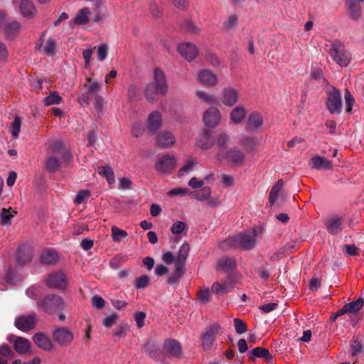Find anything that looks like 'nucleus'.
I'll use <instances>...</instances> for the list:
<instances>
[{"instance_id":"5701e85b","label":"nucleus","mask_w":364,"mask_h":364,"mask_svg":"<svg viewBox=\"0 0 364 364\" xmlns=\"http://www.w3.org/2000/svg\"><path fill=\"white\" fill-rule=\"evenodd\" d=\"M52 153L60 157L63 161H69L72 158L71 154L63 147V142L60 140L53 141L50 144Z\"/></svg>"},{"instance_id":"7ed1b4c3","label":"nucleus","mask_w":364,"mask_h":364,"mask_svg":"<svg viewBox=\"0 0 364 364\" xmlns=\"http://www.w3.org/2000/svg\"><path fill=\"white\" fill-rule=\"evenodd\" d=\"M41 307L47 314H53L65 307L63 299L58 295L49 294L41 301Z\"/></svg>"},{"instance_id":"de8ad7c7","label":"nucleus","mask_w":364,"mask_h":364,"mask_svg":"<svg viewBox=\"0 0 364 364\" xmlns=\"http://www.w3.org/2000/svg\"><path fill=\"white\" fill-rule=\"evenodd\" d=\"M197 97L202 101L208 103V104H215L217 102V99L213 95L208 94L203 91H198L196 92Z\"/></svg>"},{"instance_id":"4468645a","label":"nucleus","mask_w":364,"mask_h":364,"mask_svg":"<svg viewBox=\"0 0 364 364\" xmlns=\"http://www.w3.org/2000/svg\"><path fill=\"white\" fill-rule=\"evenodd\" d=\"M239 99V94L237 90L232 87H225L222 90L221 102L228 107L235 105Z\"/></svg>"},{"instance_id":"f03ea898","label":"nucleus","mask_w":364,"mask_h":364,"mask_svg":"<svg viewBox=\"0 0 364 364\" xmlns=\"http://www.w3.org/2000/svg\"><path fill=\"white\" fill-rule=\"evenodd\" d=\"M331 59L341 67H347L351 61V55L340 41H333L328 50Z\"/></svg>"},{"instance_id":"13d9d810","label":"nucleus","mask_w":364,"mask_h":364,"mask_svg":"<svg viewBox=\"0 0 364 364\" xmlns=\"http://www.w3.org/2000/svg\"><path fill=\"white\" fill-rule=\"evenodd\" d=\"M186 223L182 221L175 222L171 228V231L173 235H178L183 232L186 229Z\"/></svg>"},{"instance_id":"052dcab7","label":"nucleus","mask_w":364,"mask_h":364,"mask_svg":"<svg viewBox=\"0 0 364 364\" xmlns=\"http://www.w3.org/2000/svg\"><path fill=\"white\" fill-rule=\"evenodd\" d=\"M206 60L213 66L218 67L220 64L219 58L211 52H207L205 54Z\"/></svg>"},{"instance_id":"2f4dec72","label":"nucleus","mask_w":364,"mask_h":364,"mask_svg":"<svg viewBox=\"0 0 364 364\" xmlns=\"http://www.w3.org/2000/svg\"><path fill=\"white\" fill-rule=\"evenodd\" d=\"M91 14L88 7H83L76 14L72 21L77 25H85L89 23V16Z\"/></svg>"},{"instance_id":"5fc2aeb1","label":"nucleus","mask_w":364,"mask_h":364,"mask_svg":"<svg viewBox=\"0 0 364 364\" xmlns=\"http://www.w3.org/2000/svg\"><path fill=\"white\" fill-rule=\"evenodd\" d=\"M150 279L148 276L143 275L136 278L134 285L136 289H144L149 284Z\"/></svg>"},{"instance_id":"603ef678","label":"nucleus","mask_w":364,"mask_h":364,"mask_svg":"<svg viewBox=\"0 0 364 364\" xmlns=\"http://www.w3.org/2000/svg\"><path fill=\"white\" fill-rule=\"evenodd\" d=\"M211 194V190L210 187H203L201 190L195 193V198L198 200H204L210 197Z\"/></svg>"},{"instance_id":"e433bc0d","label":"nucleus","mask_w":364,"mask_h":364,"mask_svg":"<svg viewBox=\"0 0 364 364\" xmlns=\"http://www.w3.org/2000/svg\"><path fill=\"white\" fill-rule=\"evenodd\" d=\"M166 350L173 356L178 357L181 355L182 350L180 343L173 339H168L165 342Z\"/></svg>"},{"instance_id":"680f3d73","label":"nucleus","mask_w":364,"mask_h":364,"mask_svg":"<svg viewBox=\"0 0 364 364\" xmlns=\"http://www.w3.org/2000/svg\"><path fill=\"white\" fill-rule=\"evenodd\" d=\"M108 47L107 44H102L97 48V58L100 61H103L107 55Z\"/></svg>"},{"instance_id":"39448f33","label":"nucleus","mask_w":364,"mask_h":364,"mask_svg":"<svg viewBox=\"0 0 364 364\" xmlns=\"http://www.w3.org/2000/svg\"><path fill=\"white\" fill-rule=\"evenodd\" d=\"M177 160L175 156L166 154L156 161L155 168L161 175H169L176 168Z\"/></svg>"},{"instance_id":"ddd939ff","label":"nucleus","mask_w":364,"mask_h":364,"mask_svg":"<svg viewBox=\"0 0 364 364\" xmlns=\"http://www.w3.org/2000/svg\"><path fill=\"white\" fill-rule=\"evenodd\" d=\"M159 90L161 95L164 96L166 95L168 85L166 80V77L164 73L159 68H156L154 70V79L151 82Z\"/></svg>"},{"instance_id":"bb28decb","label":"nucleus","mask_w":364,"mask_h":364,"mask_svg":"<svg viewBox=\"0 0 364 364\" xmlns=\"http://www.w3.org/2000/svg\"><path fill=\"white\" fill-rule=\"evenodd\" d=\"M263 125V117L257 112H252L247 119L246 129L249 131L255 132L261 128Z\"/></svg>"},{"instance_id":"9d476101","label":"nucleus","mask_w":364,"mask_h":364,"mask_svg":"<svg viewBox=\"0 0 364 364\" xmlns=\"http://www.w3.org/2000/svg\"><path fill=\"white\" fill-rule=\"evenodd\" d=\"M36 315L35 314L22 315L16 318L14 324L18 329L22 331H28L36 326Z\"/></svg>"},{"instance_id":"a19ab883","label":"nucleus","mask_w":364,"mask_h":364,"mask_svg":"<svg viewBox=\"0 0 364 364\" xmlns=\"http://www.w3.org/2000/svg\"><path fill=\"white\" fill-rule=\"evenodd\" d=\"M97 172L100 175L105 177L109 184L114 183L115 178L114 172L109 166H100L97 168Z\"/></svg>"},{"instance_id":"20e7f679","label":"nucleus","mask_w":364,"mask_h":364,"mask_svg":"<svg viewBox=\"0 0 364 364\" xmlns=\"http://www.w3.org/2000/svg\"><path fill=\"white\" fill-rule=\"evenodd\" d=\"M217 157L220 160L227 159L234 166L242 165L245 159L243 151L236 146L231 148L228 151L222 149L217 154Z\"/></svg>"},{"instance_id":"f8f14e48","label":"nucleus","mask_w":364,"mask_h":364,"mask_svg":"<svg viewBox=\"0 0 364 364\" xmlns=\"http://www.w3.org/2000/svg\"><path fill=\"white\" fill-rule=\"evenodd\" d=\"M177 49L180 54L188 61H192L198 54L196 46L189 42L178 44Z\"/></svg>"},{"instance_id":"6e6552de","label":"nucleus","mask_w":364,"mask_h":364,"mask_svg":"<svg viewBox=\"0 0 364 364\" xmlns=\"http://www.w3.org/2000/svg\"><path fill=\"white\" fill-rule=\"evenodd\" d=\"M220 329L221 326L218 323H213L206 328L205 332L200 337L203 348L209 349L211 348Z\"/></svg>"},{"instance_id":"338daca9","label":"nucleus","mask_w":364,"mask_h":364,"mask_svg":"<svg viewBox=\"0 0 364 364\" xmlns=\"http://www.w3.org/2000/svg\"><path fill=\"white\" fill-rule=\"evenodd\" d=\"M128 327L126 324H120L118 326L114 332V336L119 338L124 337L127 335Z\"/></svg>"},{"instance_id":"2eb2a0df","label":"nucleus","mask_w":364,"mask_h":364,"mask_svg":"<svg viewBox=\"0 0 364 364\" xmlns=\"http://www.w3.org/2000/svg\"><path fill=\"white\" fill-rule=\"evenodd\" d=\"M221 120V114L215 107H210L207 109L203 115V121L207 127H214Z\"/></svg>"},{"instance_id":"cd10ccee","label":"nucleus","mask_w":364,"mask_h":364,"mask_svg":"<svg viewBox=\"0 0 364 364\" xmlns=\"http://www.w3.org/2000/svg\"><path fill=\"white\" fill-rule=\"evenodd\" d=\"M311 168L330 170L333 167L331 161L318 156H314L309 162Z\"/></svg>"},{"instance_id":"37998d69","label":"nucleus","mask_w":364,"mask_h":364,"mask_svg":"<svg viewBox=\"0 0 364 364\" xmlns=\"http://www.w3.org/2000/svg\"><path fill=\"white\" fill-rule=\"evenodd\" d=\"M364 301L363 299L359 298L356 301H351L346 304V307L348 313H355L358 311L363 306Z\"/></svg>"},{"instance_id":"0eeeda50","label":"nucleus","mask_w":364,"mask_h":364,"mask_svg":"<svg viewBox=\"0 0 364 364\" xmlns=\"http://www.w3.org/2000/svg\"><path fill=\"white\" fill-rule=\"evenodd\" d=\"M84 87L86 89V92L82 93L77 100L79 103L82 106H88L90 103L91 97L95 98V95H97V92L101 88V85L96 82L92 81L91 78H87V82L84 84Z\"/></svg>"},{"instance_id":"ea45409f","label":"nucleus","mask_w":364,"mask_h":364,"mask_svg":"<svg viewBox=\"0 0 364 364\" xmlns=\"http://www.w3.org/2000/svg\"><path fill=\"white\" fill-rule=\"evenodd\" d=\"M218 267L225 272L232 271L236 267V262L233 257L221 258L218 262Z\"/></svg>"},{"instance_id":"4be33fe9","label":"nucleus","mask_w":364,"mask_h":364,"mask_svg":"<svg viewBox=\"0 0 364 364\" xmlns=\"http://www.w3.org/2000/svg\"><path fill=\"white\" fill-rule=\"evenodd\" d=\"M215 142V139L212 136L210 131L208 129L204 132L198 136L196 144L197 146L202 149H210L213 147Z\"/></svg>"},{"instance_id":"c756f323","label":"nucleus","mask_w":364,"mask_h":364,"mask_svg":"<svg viewBox=\"0 0 364 364\" xmlns=\"http://www.w3.org/2000/svg\"><path fill=\"white\" fill-rule=\"evenodd\" d=\"M14 347L18 353L24 355L30 352L31 343L25 338L17 337L14 341Z\"/></svg>"},{"instance_id":"8fccbe9b","label":"nucleus","mask_w":364,"mask_h":364,"mask_svg":"<svg viewBox=\"0 0 364 364\" xmlns=\"http://www.w3.org/2000/svg\"><path fill=\"white\" fill-rule=\"evenodd\" d=\"M175 267H176L175 273L173 275L170 276L168 279V284H173V285L178 283L180 278L181 277V276L183 274V267H178V266H175Z\"/></svg>"},{"instance_id":"f257e3e1","label":"nucleus","mask_w":364,"mask_h":364,"mask_svg":"<svg viewBox=\"0 0 364 364\" xmlns=\"http://www.w3.org/2000/svg\"><path fill=\"white\" fill-rule=\"evenodd\" d=\"M261 233L262 229L252 228L228 238L223 242V246L250 250L255 247L257 237Z\"/></svg>"},{"instance_id":"7c9ffc66","label":"nucleus","mask_w":364,"mask_h":364,"mask_svg":"<svg viewBox=\"0 0 364 364\" xmlns=\"http://www.w3.org/2000/svg\"><path fill=\"white\" fill-rule=\"evenodd\" d=\"M190 246L188 243H183L178 252L177 257L175 258V266L184 267L185 262L188 256Z\"/></svg>"},{"instance_id":"423d86ee","label":"nucleus","mask_w":364,"mask_h":364,"mask_svg":"<svg viewBox=\"0 0 364 364\" xmlns=\"http://www.w3.org/2000/svg\"><path fill=\"white\" fill-rule=\"evenodd\" d=\"M326 107L331 114H339L342 109V100L341 92L332 87L327 92Z\"/></svg>"},{"instance_id":"774afa93","label":"nucleus","mask_w":364,"mask_h":364,"mask_svg":"<svg viewBox=\"0 0 364 364\" xmlns=\"http://www.w3.org/2000/svg\"><path fill=\"white\" fill-rule=\"evenodd\" d=\"M0 355L9 358H12L14 357V353L7 344H4L0 346Z\"/></svg>"},{"instance_id":"58836bf2","label":"nucleus","mask_w":364,"mask_h":364,"mask_svg":"<svg viewBox=\"0 0 364 364\" xmlns=\"http://www.w3.org/2000/svg\"><path fill=\"white\" fill-rule=\"evenodd\" d=\"M246 115V111L244 107L237 106L230 113V119L235 124L240 123Z\"/></svg>"},{"instance_id":"4c0bfd02","label":"nucleus","mask_w":364,"mask_h":364,"mask_svg":"<svg viewBox=\"0 0 364 364\" xmlns=\"http://www.w3.org/2000/svg\"><path fill=\"white\" fill-rule=\"evenodd\" d=\"M65 162L63 161L60 157L55 156H49L46 162V168L50 172H55L58 171L61 166L62 164Z\"/></svg>"},{"instance_id":"412c9836","label":"nucleus","mask_w":364,"mask_h":364,"mask_svg":"<svg viewBox=\"0 0 364 364\" xmlns=\"http://www.w3.org/2000/svg\"><path fill=\"white\" fill-rule=\"evenodd\" d=\"M33 256L32 247L28 245H23L18 249L16 261L19 264H24L30 262Z\"/></svg>"},{"instance_id":"b1692460","label":"nucleus","mask_w":364,"mask_h":364,"mask_svg":"<svg viewBox=\"0 0 364 364\" xmlns=\"http://www.w3.org/2000/svg\"><path fill=\"white\" fill-rule=\"evenodd\" d=\"M234 287V281L228 278L221 282H214L211 290L216 294H223L230 291Z\"/></svg>"},{"instance_id":"a878e982","label":"nucleus","mask_w":364,"mask_h":364,"mask_svg":"<svg viewBox=\"0 0 364 364\" xmlns=\"http://www.w3.org/2000/svg\"><path fill=\"white\" fill-rule=\"evenodd\" d=\"M33 341L38 348L43 350L50 351L53 348V344L50 338L43 333H36L33 336Z\"/></svg>"},{"instance_id":"1a4fd4ad","label":"nucleus","mask_w":364,"mask_h":364,"mask_svg":"<svg viewBox=\"0 0 364 364\" xmlns=\"http://www.w3.org/2000/svg\"><path fill=\"white\" fill-rule=\"evenodd\" d=\"M53 340L60 346H67L73 341V333L68 328L56 327L53 332Z\"/></svg>"},{"instance_id":"393cba45","label":"nucleus","mask_w":364,"mask_h":364,"mask_svg":"<svg viewBox=\"0 0 364 364\" xmlns=\"http://www.w3.org/2000/svg\"><path fill=\"white\" fill-rule=\"evenodd\" d=\"M259 144L260 139L255 136H245L240 139V144L245 149L247 153L257 150Z\"/></svg>"},{"instance_id":"e2e57ef3","label":"nucleus","mask_w":364,"mask_h":364,"mask_svg":"<svg viewBox=\"0 0 364 364\" xmlns=\"http://www.w3.org/2000/svg\"><path fill=\"white\" fill-rule=\"evenodd\" d=\"M90 196L89 191L82 190L77 193L74 200L75 203L80 205L85 198H89Z\"/></svg>"},{"instance_id":"6e6d98bb","label":"nucleus","mask_w":364,"mask_h":364,"mask_svg":"<svg viewBox=\"0 0 364 364\" xmlns=\"http://www.w3.org/2000/svg\"><path fill=\"white\" fill-rule=\"evenodd\" d=\"M344 99L346 106V112H350L352 111V107L354 105L355 100L350 91L347 89L345 90Z\"/></svg>"},{"instance_id":"6ab92c4d","label":"nucleus","mask_w":364,"mask_h":364,"mask_svg":"<svg viewBox=\"0 0 364 364\" xmlns=\"http://www.w3.org/2000/svg\"><path fill=\"white\" fill-rule=\"evenodd\" d=\"M162 125V116L158 111L152 112L148 117L147 119V129L148 131L154 134L155 133Z\"/></svg>"},{"instance_id":"3c124183","label":"nucleus","mask_w":364,"mask_h":364,"mask_svg":"<svg viewBox=\"0 0 364 364\" xmlns=\"http://www.w3.org/2000/svg\"><path fill=\"white\" fill-rule=\"evenodd\" d=\"M198 297L203 304H207L210 301L211 293L210 289L208 288L200 289L198 292Z\"/></svg>"},{"instance_id":"69168bd1","label":"nucleus","mask_w":364,"mask_h":364,"mask_svg":"<svg viewBox=\"0 0 364 364\" xmlns=\"http://www.w3.org/2000/svg\"><path fill=\"white\" fill-rule=\"evenodd\" d=\"M363 349V346L358 340L352 341L350 343V353L353 356H355Z\"/></svg>"},{"instance_id":"473e14b6","label":"nucleus","mask_w":364,"mask_h":364,"mask_svg":"<svg viewBox=\"0 0 364 364\" xmlns=\"http://www.w3.org/2000/svg\"><path fill=\"white\" fill-rule=\"evenodd\" d=\"M19 8L21 14L26 18H32L36 13L34 5L28 0H21Z\"/></svg>"},{"instance_id":"4d7b16f0","label":"nucleus","mask_w":364,"mask_h":364,"mask_svg":"<svg viewBox=\"0 0 364 364\" xmlns=\"http://www.w3.org/2000/svg\"><path fill=\"white\" fill-rule=\"evenodd\" d=\"M234 326L235 331L238 334L245 333L247 331L246 324L243 322L242 320L237 318H234Z\"/></svg>"},{"instance_id":"49530a36","label":"nucleus","mask_w":364,"mask_h":364,"mask_svg":"<svg viewBox=\"0 0 364 364\" xmlns=\"http://www.w3.org/2000/svg\"><path fill=\"white\" fill-rule=\"evenodd\" d=\"M14 217L9 210L3 208L0 212V221L3 225L9 226L11 224V218Z\"/></svg>"},{"instance_id":"dca6fc26","label":"nucleus","mask_w":364,"mask_h":364,"mask_svg":"<svg viewBox=\"0 0 364 364\" xmlns=\"http://www.w3.org/2000/svg\"><path fill=\"white\" fill-rule=\"evenodd\" d=\"M198 80L207 87H214L218 83L217 75L209 70H201L198 74Z\"/></svg>"},{"instance_id":"9b49d317","label":"nucleus","mask_w":364,"mask_h":364,"mask_svg":"<svg viewBox=\"0 0 364 364\" xmlns=\"http://www.w3.org/2000/svg\"><path fill=\"white\" fill-rule=\"evenodd\" d=\"M46 285L53 289H64L67 286L65 274L61 271L50 273L46 280Z\"/></svg>"},{"instance_id":"c03bdc74","label":"nucleus","mask_w":364,"mask_h":364,"mask_svg":"<svg viewBox=\"0 0 364 364\" xmlns=\"http://www.w3.org/2000/svg\"><path fill=\"white\" fill-rule=\"evenodd\" d=\"M62 98L59 96L57 92H51L48 96L46 97L43 100L45 105L50 106L53 105H58L60 102Z\"/></svg>"},{"instance_id":"c85d7f7f","label":"nucleus","mask_w":364,"mask_h":364,"mask_svg":"<svg viewBox=\"0 0 364 364\" xmlns=\"http://www.w3.org/2000/svg\"><path fill=\"white\" fill-rule=\"evenodd\" d=\"M252 355L250 357V359L252 360H255L256 358H264V360L267 363H272L273 357L270 354L269 350L262 347H256L251 351Z\"/></svg>"},{"instance_id":"f704fd0d","label":"nucleus","mask_w":364,"mask_h":364,"mask_svg":"<svg viewBox=\"0 0 364 364\" xmlns=\"http://www.w3.org/2000/svg\"><path fill=\"white\" fill-rule=\"evenodd\" d=\"M21 26L17 21H12L6 25L4 28V34L7 39L13 40L18 34Z\"/></svg>"},{"instance_id":"c9c22d12","label":"nucleus","mask_w":364,"mask_h":364,"mask_svg":"<svg viewBox=\"0 0 364 364\" xmlns=\"http://www.w3.org/2000/svg\"><path fill=\"white\" fill-rule=\"evenodd\" d=\"M160 94L158 88L151 82L146 86L144 95L146 99L151 103H154L158 100V95Z\"/></svg>"},{"instance_id":"864d4df0","label":"nucleus","mask_w":364,"mask_h":364,"mask_svg":"<svg viewBox=\"0 0 364 364\" xmlns=\"http://www.w3.org/2000/svg\"><path fill=\"white\" fill-rule=\"evenodd\" d=\"M21 119L18 117L14 118L11 126V134L14 138H17L21 130Z\"/></svg>"},{"instance_id":"72a5a7b5","label":"nucleus","mask_w":364,"mask_h":364,"mask_svg":"<svg viewBox=\"0 0 364 364\" xmlns=\"http://www.w3.org/2000/svg\"><path fill=\"white\" fill-rule=\"evenodd\" d=\"M58 259V253L53 250H44L41 255V262L46 264H55Z\"/></svg>"},{"instance_id":"a18cd8bd","label":"nucleus","mask_w":364,"mask_h":364,"mask_svg":"<svg viewBox=\"0 0 364 364\" xmlns=\"http://www.w3.org/2000/svg\"><path fill=\"white\" fill-rule=\"evenodd\" d=\"M127 235L125 230H121L116 226L112 228V237L114 242H119L122 238L127 237Z\"/></svg>"},{"instance_id":"0e129e2a","label":"nucleus","mask_w":364,"mask_h":364,"mask_svg":"<svg viewBox=\"0 0 364 364\" xmlns=\"http://www.w3.org/2000/svg\"><path fill=\"white\" fill-rule=\"evenodd\" d=\"M118 319V315L116 313H112L111 315L106 316L103 320V325L105 327H111L113 326Z\"/></svg>"},{"instance_id":"bf43d9fd","label":"nucleus","mask_w":364,"mask_h":364,"mask_svg":"<svg viewBox=\"0 0 364 364\" xmlns=\"http://www.w3.org/2000/svg\"><path fill=\"white\" fill-rule=\"evenodd\" d=\"M183 29L188 33L192 34H198L200 32V28H198L192 21H186L183 26Z\"/></svg>"},{"instance_id":"aec40b11","label":"nucleus","mask_w":364,"mask_h":364,"mask_svg":"<svg viewBox=\"0 0 364 364\" xmlns=\"http://www.w3.org/2000/svg\"><path fill=\"white\" fill-rule=\"evenodd\" d=\"M346 6L350 18L358 21L362 16L360 3L356 2L355 0H346Z\"/></svg>"},{"instance_id":"79ce46f5","label":"nucleus","mask_w":364,"mask_h":364,"mask_svg":"<svg viewBox=\"0 0 364 364\" xmlns=\"http://www.w3.org/2000/svg\"><path fill=\"white\" fill-rule=\"evenodd\" d=\"M42 52L48 55H53L55 54V41L49 38L45 43L41 44Z\"/></svg>"},{"instance_id":"a211bd4d","label":"nucleus","mask_w":364,"mask_h":364,"mask_svg":"<svg viewBox=\"0 0 364 364\" xmlns=\"http://www.w3.org/2000/svg\"><path fill=\"white\" fill-rule=\"evenodd\" d=\"M343 218L338 216H332L325 221L327 231L331 235H337L342 231Z\"/></svg>"},{"instance_id":"09e8293b","label":"nucleus","mask_w":364,"mask_h":364,"mask_svg":"<svg viewBox=\"0 0 364 364\" xmlns=\"http://www.w3.org/2000/svg\"><path fill=\"white\" fill-rule=\"evenodd\" d=\"M229 139H230V137L226 133H221L218 136V137L215 140V143H216V144L218 147V153L220 151H221L222 149L225 151V146L228 144Z\"/></svg>"},{"instance_id":"f3484780","label":"nucleus","mask_w":364,"mask_h":364,"mask_svg":"<svg viewBox=\"0 0 364 364\" xmlns=\"http://www.w3.org/2000/svg\"><path fill=\"white\" fill-rule=\"evenodd\" d=\"M176 142L174 135L169 131H161L156 136V144L162 148H169Z\"/></svg>"}]
</instances>
